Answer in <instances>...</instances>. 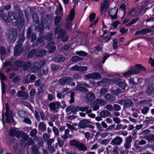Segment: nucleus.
<instances>
[{
	"mask_svg": "<svg viewBox=\"0 0 154 154\" xmlns=\"http://www.w3.org/2000/svg\"><path fill=\"white\" fill-rule=\"evenodd\" d=\"M33 22L35 27L38 29V30L40 32H42V30L44 28H46L48 27V24L47 21L44 18L41 19V23L38 24V19L37 15L36 14L33 15L32 16Z\"/></svg>",
	"mask_w": 154,
	"mask_h": 154,
	"instance_id": "1",
	"label": "nucleus"
},
{
	"mask_svg": "<svg viewBox=\"0 0 154 154\" xmlns=\"http://www.w3.org/2000/svg\"><path fill=\"white\" fill-rule=\"evenodd\" d=\"M75 11L74 9H72L70 11L68 17L67 18L65 24L66 27L68 29H70L72 25V21L75 16Z\"/></svg>",
	"mask_w": 154,
	"mask_h": 154,
	"instance_id": "2",
	"label": "nucleus"
},
{
	"mask_svg": "<svg viewBox=\"0 0 154 154\" xmlns=\"http://www.w3.org/2000/svg\"><path fill=\"white\" fill-rule=\"evenodd\" d=\"M46 51L44 50H32L28 54V57H31L34 55L35 57H42L45 55Z\"/></svg>",
	"mask_w": 154,
	"mask_h": 154,
	"instance_id": "3",
	"label": "nucleus"
},
{
	"mask_svg": "<svg viewBox=\"0 0 154 154\" xmlns=\"http://www.w3.org/2000/svg\"><path fill=\"white\" fill-rule=\"evenodd\" d=\"M5 107L6 112L5 114L6 118L5 122L7 123H10L11 122H13L14 120L13 119V116L11 111L9 109L8 104L7 103L5 104Z\"/></svg>",
	"mask_w": 154,
	"mask_h": 154,
	"instance_id": "4",
	"label": "nucleus"
},
{
	"mask_svg": "<svg viewBox=\"0 0 154 154\" xmlns=\"http://www.w3.org/2000/svg\"><path fill=\"white\" fill-rule=\"evenodd\" d=\"M73 79L69 77H63L59 80V83L62 85H68L72 86L75 85L74 82H73Z\"/></svg>",
	"mask_w": 154,
	"mask_h": 154,
	"instance_id": "5",
	"label": "nucleus"
},
{
	"mask_svg": "<svg viewBox=\"0 0 154 154\" xmlns=\"http://www.w3.org/2000/svg\"><path fill=\"white\" fill-rule=\"evenodd\" d=\"M135 67H136L132 68L130 69L132 74L138 73L141 70H145V68L140 64L136 65Z\"/></svg>",
	"mask_w": 154,
	"mask_h": 154,
	"instance_id": "6",
	"label": "nucleus"
},
{
	"mask_svg": "<svg viewBox=\"0 0 154 154\" xmlns=\"http://www.w3.org/2000/svg\"><path fill=\"white\" fill-rule=\"evenodd\" d=\"M109 2L107 0H104L103 3L101 4L100 9V14H104L108 8Z\"/></svg>",
	"mask_w": 154,
	"mask_h": 154,
	"instance_id": "7",
	"label": "nucleus"
},
{
	"mask_svg": "<svg viewBox=\"0 0 154 154\" xmlns=\"http://www.w3.org/2000/svg\"><path fill=\"white\" fill-rule=\"evenodd\" d=\"M49 107L50 110L52 111H54L57 109H59L61 107L60 103L57 101L50 103L49 104Z\"/></svg>",
	"mask_w": 154,
	"mask_h": 154,
	"instance_id": "8",
	"label": "nucleus"
},
{
	"mask_svg": "<svg viewBox=\"0 0 154 154\" xmlns=\"http://www.w3.org/2000/svg\"><path fill=\"white\" fill-rule=\"evenodd\" d=\"M120 80L119 79H115L113 80V82H114L116 85H117L121 87L122 89H125L127 86V84L125 82H120Z\"/></svg>",
	"mask_w": 154,
	"mask_h": 154,
	"instance_id": "9",
	"label": "nucleus"
},
{
	"mask_svg": "<svg viewBox=\"0 0 154 154\" xmlns=\"http://www.w3.org/2000/svg\"><path fill=\"white\" fill-rule=\"evenodd\" d=\"M70 69L72 70L84 71L87 70V67L85 66H80L76 65L70 67Z\"/></svg>",
	"mask_w": 154,
	"mask_h": 154,
	"instance_id": "10",
	"label": "nucleus"
},
{
	"mask_svg": "<svg viewBox=\"0 0 154 154\" xmlns=\"http://www.w3.org/2000/svg\"><path fill=\"white\" fill-rule=\"evenodd\" d=\"M118 9L116 8L111 9L109 12V15L112 19H115L116 18V14Z\"/></svg>",
	"mask_w": 154,
	"mask_h": 154,
	"instance_id": "11",
	"label": "nucleus"
},
{
	"mask_svg": "<svg viewBox=\"0 0 154 154\" xmlns=\"http://www.w3.org/2000/svg\"><path fill=\"white\" fill-rule=\"evenodd\" d=\"M8 16L10 18V21H12V23L15 24H17L18 23L17 17L15 14H14L13 13L11 12L9 13Z\"/></svg>",
	"mask_w": 154,
	"mask_h": 154,
	"instance_id": "12",
	"label": "nucleus"
},
{
	"mask_svg": "<svg viewBox=\"0 0 154 154\" xmlns=\"http://www.w3.org/2000/svg\"><path fill=\"white\" fill-rule=\"evenodd\" d=\"M59 38H61L62 42H66L68 40V37L66 35H65V33L64 32H63L62 30H60Z\"/></svg>",
	"mask_w": 154,
	"mask_h": 154,
	"instance_id": "13",
	"label": "nucleus"
},
{
	"mask_svg": "<svg viewBox=\"0 0 154 154\" xmlns=\"http://www.w3.org/2000/svg\"><path fill=\"white\" fill-rule=\"evenodd\" d=\"M101 75L98 73L95 72L86 75L85 77L87 78L97 79L100 78Z\"/></svg>",
	"mask_w": 154,
	"mask_h": 154,
	"instance_id": "14",
	"label": "nucleus"
},
{
	"mask_svg": "<svg viewBox=\"0 0 154 154\" xmlns=\"http://www.w3.org/2000/svg\"><path fill=\"white\" fill-rule=\"evenodd\" d=\"M22 48L20 45H17L14 48V55L16 56L19 55L22 52Z\"/></svg>",
	"mask_w": 154,
	"mask_h": 154,
	"instance_id": "15",
	"label": "nucleus"
},
{
	"mask_svg": "<svg viewBox=\"0 0 154 154\" xmlns=\"http://www.w3.org/2000/svg\"><path fill=\"white\" fill-rule=\"evenodd\" d=\"M47 48L49 52L52 53L54 52L56 49L54 43L51 42L49 43L47 47Z\"/></svg>",
	"mask_w": 154,
	"mask_h": 154,
	"instance_id": "16",
	"label": "nucleus"
},
{
	"mask_svg": "<svg viewBox=\"0 0 154 154\" xmlns=\"http://www.w3.org/2000/svg\"><path fill=\"white\" fill-rule=\"evenodd\" d=\"M10 49L9 48L7 49V51L5 50V48L1 46L0 48V53L1 55L7 56L9 54Z\"/></svg>",
	"mask_w": 154,
	"mask_h": 154,
	"instance_id": "17",
	"label": "nucleus"
},
{
	"mask_svg": "<svg viewBox=\"0 0 154 154\" xmlns=\"http://www.w3.org/2000/svg\"><path fill=\"white\" fill-rule=\"evenodd\" d=\"M122 142V138L119 137H117L112 140L111 143L112 144L119 145Z\"/></svg>",
	"mask_w": 154,
	"mask_h": 154,
	"instance_id": "18",
	"label": "nucleus"
},
{
	"mask_svg": "<svg viewBox=\"0 0 154 154\" xmlns=\"http://www.w3.org/2000/svg\"><path fill=\"white\" fill-rule=\"evenodd\" d=\"M17 33L16 32H12L8 37V41L11 42H14L16 38Z\"/></svg>",
	"mask_w": 154,
	"mask_h": 154,
	"instance_id": "19",
	"label": "nucleus"
},
{
	"mask_svg": "<svg viewBox=\"0 0 154 154\" xmlns=\"http://www.w3.org/2000/svg\"><path fill=\"white\" fill-rule=\"evenodd\" d=\"M31 32L32 30L30 28H29L27 32V37L28 38L31 37L32 38L31 41L33 42L36 39V35L34 34H32L31 35Z\"/></svg>",
	"mask_w": 154,
	"mask_h": 154,
	"instance_id": "20",
	"label": "nucleus"
},
{
	"mask_svg": "<svg viewBox=\"0 0 154 154\" xmlns=\"http://www.w3.org/2000/svg\"><path fill=\"white\" fill-rule=\"evenodd\" d=\"M17 95L19 97H23L25 99H26L28 97V94L26 92L21 91H19L17 92Z\"/></svg>",
	"mask_w": 154,
	"mask_h": 154,
	"instance_id": "21",
	"label": "nucleus"
},
{
	"mask_svg": "<svg viewBox=\"0 0 154 154\" xmlns=\"http://www.w3.org/2000/svg\"><path fill=\"white\" fill-rule=\"evenodd\" d=\"M38 129L41 131L44 132L46 130V127L45 124L43 122H40L38 126Z\"/></svg>",
	"mask_w": 154,
	"mask_h": 154,
	"instance_id": "22",
	"label": "nucleus"
},
{
	"mask_svg": "<svg viewBox=\"0 0 154 154\" xmlns=\"http://www.w3.org/2000/svg\"><path fill=\"white\" fill-rule=\"evenodd\" d=\"M76 147L79 150L82 151H85L87 150V148L83 143H80V142L79 143Z\"/></svg>",
	"mask_w": 154,
	"mask_h": 154,
	"instance_id": "23",
	"label": "nucleus"
},
{
	"mask_svg": "<svg viewBox=\"0 0 154 154\" xmlns=\"http://www.w3.org/2000/svg\"><path fill=\"white\" fill-rule=\"evenodd\" d=\"M100 115L101 117L105 118L110 115V112L106 110H103L100 113Z\"/></svg>",
	"mask_w": 154,
	"mask_h": 154,
	"instance_id": "24",
	"label": "nucleus"
},
{
	"mask_svg": "<svg viewBox=\"0 0 154 154\" xmlns=\"http://www.w3.org/2000/svg\"><path fill=\"white\" fill-rule=\"evenodd\" d=\"M146 92L148 94H154V87L153 85H151L148 87Z\"/></svg>",
	"mask_w": 154,
	"mask_h": 154,
	"instance_id": "25",
	"label": "nucleus"
},
{
	"mask_svg": "<svg viewBox=\"0 0 154 154\" xmlns=\"http://www.w3.org/2000/svg\"><path fill=\"white\" fill-rule=\"evenodd\" d=\"M95 98L94 94L91 92H89L87 95V98L90 101L94 100Z\"/></svg>",
	"mask_w": 154,
	"mask_h": 154,
	"instance_id": "26",
	"label": "nucleus"
},
{
	"mask_svg": "<svg viewBox=\"0 0 154 154\" xmlns=\"http://www.w3.org/2000/svg\"><path fill=\"white\" fill-rule=\"evenodd\" d=\"M105 98L106 100L110 101H112L115 100L116 98L109 94H107L105 96Z\"/></svg>",
	"mask_w": 154,
	"mask_h": 154,
	"instance_id": "27",
	"label": "nucleus"
},
{
	"mask_svg": "<svg viewBox=\"0 0 154 154\" xmlns=\"http://www.w3.org/2000/svg\"><path fill=\"white\" fill-rule=\"evenodd\" d=\"M145 138L149 141H154V134H149L145 137Z\"/></svg>",
	"mask_w": 154,
	"mask_h": 154,
	"instance_id": "28",
	"label": "nucleus"
},
{
	"mask_svg": "<svg viewBox=\"0 0 154 154\" xmlns=\"http://www.w3.org/2000/svg\"><path fill=\"white\" fill-rule=\"evenodd\" d=\"M95 103L98 104L101 106H103L106 104V102L103 100L101 99H97Z\"/></svg>",
	"mask_w": 154,
	"mask_h": 154,
	"instance_id": "29",
	"label": "nucleus"
},
{
	"mask_svg": "<svg viewBox=\"0 0 154 154\" xmlns=\"http://www.w3.org/2000/svg\"><path fill=\"white\" fill-rule=\"evenodd\" d=\"M76 90H79L80 91L84 92H86L88 91V90L87 89L84 88L81 85H78L76 88Z\"/></svg>",
	"mask_w": 154,
	"mask_h": 154,
	"instance_id": "30",
	"label": "nucleus"
},
{
	"mask_svg": "<svg viewBox=\"0 0 154 154\" xmlns=\"http://www.w3.org/2000/svg\"><path fill=\"white\" fill-rule=\"evenodd\" d=\"M82 58L77 56H73L71 59V60L74 62L76 63L82 60Z\"/></svg>",
	"mask_w": 154,
	"mask_h": 154,
	"instance_id": "31",
	"label": "nucleus"
},
{
	"mask_svg": "<svg viewBox=\"0 0 154 154\" xmlns=\"http://www.w3.org/2000/svg\"><path fill=\"white\" fill-rule=\"evenodd\" d=\"M74 94L75 93H74L72 92L71 91H69L67 92V94H70V96L71 99L69 101V103H73L74 102Z\"/></svg>",
	"mask_w": 154,
	"mask_h": 154,
	"instance_id": "32",
	"label": "nucleus"
},
{
	"mask_svg": "<svg viewBox=\"0 0 154 154\" xmlns=\"http://www.w3.org/2000/svg\"><path fill=\"white\" fill-rule=\"evenodd\" d=\"M32 154H39L37 146H34L32 148Z\"/></svg>",
	"mask_w": 154,
	"mask_h": 154,
	"instance_id": "33",
	"label": "nucleus"
},
{
	"mask_svg": "<svg viewBox=\"0 0 154 154\" xmlns=\"http://www.w3.org/2000/svg\"><path fill=\"white\" fill-rule=\"evenodd\" d=\"M70 145L71 146H73L77 147V146L79 143V142L75 140H71L69 141Z\"/></svg>",
	"mask_w": 154,
	"mask_h": 154,
	"instance_id": "34",
	"label": "nucleus"
},
{
	"mask_svg": "<svg viewBox=\"0 0 154 154\" xmlns=\"http://www.w3.org/2000/svg\"><path fill=\"white\" fill-rule=\"evenodd\" d=\"M75 53L79 56H85L87 55L86 53L83 51H76Z\"/></svg>",
	"mask_w": 154,
	"mask_h": 154,
	"instance_id": "35",
	"label": "nucleus"
},
{
	"mask_svg": "<svg viewBox=\"0 0 154 154\" xmlns=\"http://www.w3.org/2000/svg\"><path fill=\"white\" fill-rule=\"evenodd\" d=\"M18 115L21 117L26 116V114L25 111L23 110H20L18 112Z\"/></svg>",
	"mask_w": 154,
	"mask_h": 154,
	"instance_id": "36",
	"label": "nucleus"
},
{
	"mask_svg": "<svg viewBox=\"0 0 154 154\" xmlns=\"http://www.w3.org/2000/svg\"><path fill=\"white\" fill-rule=\"evenodd\" d=\"M1 17L5 22H9L10 21L9 17L8 18L7 16L5 14H3L1 15Z\"/></svg>",
	"mask_w": 154,
	"mask_h": 154,
	"instance_id": "37",
	"label": "nucleus"
},
{
	"mask_svg": "<svg viewBox=\"0 0 154 154\" xmlns=\"http://www.w3.org/2000/svg\"><path fill=\"white\" fill-rule=\"evenodd\" d=\"M152 31V30L149 28L143 29L141 30L142 34H146L148 32H150Z\"/></svg>",
	"mask_w": 154,
	"mask_h": 154,
	"instance_id": "38",
	"label": "nucleus"
},
{
	"mask_svg": "<svg viewBox=\"0 0 154 154\" xmlns=\"http://www.w3.org/2000/svg\"><path fill=\"white\" fill-rule=\"evenodd\" d=\"M135 9L134 8H131L128 12V16H133L135 13Z\"/></svg>",
	"mask_w": 154,
	"mask_h": 154,
	"instance_id": "39",
	"label": "nucleus"
},
{
	"mask_svg": "<svg viewBox=\"0 0 154 154\" xmlns=\"http://www.w3.org/2000/svg\"><path fill=\"white\" fill-rule=\"evenodd\" d=\"M21 137L23 140L26 141L28 140L29 138V136L23 132H22L21 133Z\"/></svg>",
	"mask_w": 154,
	"mask_h": 154,
	"instance_id": "40",
	"label": "nucleus"
},
{
	"mask_svg": "<svg viewBox=\"0 0 154 154\" xmlns=\"http://www.w3.org/2000/svg\"><path fill=\"white\" fill-rule=\"evenodd\" d=\"M118 43V41L116 39L113 40V47L114 49L117 48Z\"/></svg>",
	"mask_w": 154,
	"mask_h": 154,
	"instance_id": "41",
	"label": "nucleus"
},
{
	"mask_svg": "<svg viewBox=\"0 0 154 154\" xmlns=\"http://www.w3.org/2000/svg\"><path fill=\"white\" fill-rule=\"evenodd\" d=\"M61 17L60 16H56L55 19L54 23L56 25H57L61 20Z\"/></svg>",
	"mask_w": 154,
	"mask_h": 154,
	"instance_id": "42",
	"label": "nucleus"
},
{
	"mask_svg": "<svg viewBox=\"0 0 154 154\" xmlns=\"http://www.w3.org/2000/svg\"><path fill=\"white\" fill-rule=\"evenodd\" d=\"M52 35L51 33H49L46 36V38L44 39L48 41L51 40L52 39Z\"/></svg>",
	"mask_w": 154,
	"mask_h": 154,
	"instance_id": "43",
	"label": "nucleus"
},
{
	"mask_svg": "<svg viewBox=\"0 0 154 154\" xmlns=\"http://www.w3.org/2000/svg\"><path fill=\"white\" fill-rule=\"evenodd\" d=\"M111 92L112 94H114L117 95L121 93V90L120 89L118 88L115 90H113Z\"/></svg>",
	"mask_w": 154,
	"mask_h": 154,
	"instance_id": "44",
	"label": "nucleus"
},
{
	"mask_svg": "<svg viewBox=\"0 0 154 154\" xmlns=\"http://www.w3.org/2000/svg\"><path fill=\"white\" fill-rule=\"evenodd\" d=\"M131 73L132 72H131V70H128V71L124 73V76L125 77H128L129 76H130L131 74H132V73Z\"/></svg>",
	"mask_w": 154,
	"mask_h": 154,
	"instance_id": "45",
	"label": "nucleus"
},
{
	"mask_svg": "<svg viewBox=\"0 0 154 154\" xmlns=\"http://www.w3.org/2000/svg\"><path fill=\"white\" fill-rule=\"evenodd\" d=\"M132 101L130 100H125V105L126 106H129L131 105Z\"/></svg>",
	"mask_w": 154,
	"mask_h": 154,
	"instance_id": "46",
	"label": "nucleus"
},
{
	"mask_svg": "<svg viewBox=\"0 0 154 154\" xmlns=\"http://www.w3.org/2000/svg\"><path fill=\"white\" fill-rule=\"evenodd\" d=\"M42 137L44 140L45 141H47L50 137L49 135L46 133L43 134Z\"/></svg>",
	"mask_w": 154,
	"mask_h": 154,
	"instance_id": "47",
	"label": "nucleus"
},
{
	"mask_svg": "<svg viewBox=\"0 0 154 154\" xmlns=\"http://www.w3.org/2000/svg\"><path fill=\"white\" fill-rule=\"evenodd\" d=\"M95 14L94 13H93L91 14L89 16V20L91 22H92L94 19L95 17Z\"/></svg>",
	"mask_w": 154,
	"mask_h": 154,
	"instance_id": "48",
	"label": "nucleus"
},
{
	"mask_svg": "<svg viewBox=\"0 0 154 154\" xmlns=\"http://www.w3.org/2000/svg\"><path fill=\"white\" fill-rule=\"evenodd\" d=\"M24 122L26 124L30 125L32 124V122L30 119L28 118H25L23 120Z\"/></svg>",
	"mask_w": 154,
	"mask_h": 154,
	"instance_id": "49",
	"label": "nucleus"
},
{
	"mask_svg": "<svg viewBox=\"0 0 154 154\" xmlns=\"http://www.w3.org/2000/svg\"><path fill=\"white\" fill-rule=\"evenodd\" d=\"M37 133V130L35 129H34L30 132V135L32 137L34 136Z\"/></svg>",
	"mask_w": 154,
	"mask_h": 154,
	"instance_id": "50",
	"label": "nucleus"
},
{
	"mask_svg": "<svg viewBox=\"0 0 154 154\" xmlns=\"http://www.w3.org/2000/svg\"><path fill=\"white\" fill-rule=\"evenodd\" d=\"M31 63L29 62H27L26 63L23 67V69L24 70H27L31 66Z\"/></svg>",
	"mask_w": 154,
	"mask_h": 154,
	"instance_id": "51",
	"label": "nucleus"
},
{
	"mask_svg": "<svg viewBox=\"0 0 154 154\" xmlns=\"http://www.w3.org/2000/svg\"><path fill=\"white\" fill-rule=\"evenodd\" d=\"M74 107L73 106H69L66 109V111L67 112L71 111L72 112H74Z\"/></svg>",
	"mask_w": 154,
	"mask_h": 154,
	"instance_id": "52",
	"label": "nucleus"
},
{
	"mask_svg": "<svg viewBox=\"0 0 154 154\" xmlns=\"http://www.w3.org/2000/svg\"><path fill=\"white\" fill-rule=\"evenodd\" d=\"M125 7L126 4L125 3H123L120 5L119 7V8L121 9L122 10H123L124 11V13H125Z\"/></svg>",
	"mask_w": 154,
	"mask_h": 154,
	"instance_id": "53",
	"label": "nucleus"
},
{
	"mask_svg": "<svg viewBox=\"0 0 154 154\" xmlns=\"http://www.w3.org/2000/svg\"><path fill=\"white\" fill-rule=\"evenodd\" d=\"M95 124L97 126V128L100 131H102V127L100 124L98 122H96Z\"/></svg>",
	"mask_w": 154,
	"mask_h": 154,
	"instance_id": "54",
	"label": "nucleus"
},
{
	"mask_svg": "<svg viewBox=\"0 0 154 154\" xmlns=\"http://www.w3.org/2000/svg\"><path fill=\"white\" fill-rule=\"evenodd\" d=\"M69 130L68 129H66L65 131V134L63 136V138L66 139L68 137V135L69 134Z\"/></svg>",
	"mask_w": 154,
	"mask_h": 154,
	"instance_id": "55",
	"label": "nucleus"
},
{
	"mask_svg": "<svg viewBox=\"0 0 154 154\" xmlns=\"http://www.w3.org/2000/svg\"><path fill=\"white\" fill-rule=\"evenodd\" d=\"M52 129L55 135L58 136V131L57 128L55 127H53Z\"/></svg>",
	"mask_w": 154,
	"mask_h": 154,
	"instance_id": "56",
	"label": "nucleus"
},
{
	"mask_svg": "<svg viewBox=\"0 0 154 154\" xmlns=\"http://www.w3.org/2000/svg\"><path fill=\"white\" fill-rule=\"evenodd\" d=\"M54 138L48 139L47 140V143L48 145H50L54 141Z\"/></svg>",
	"mask_w": 154,
	"mask_h": 154,
	"instance_id": "57",
	"label": "nucleus"
},
{
	"mask_svg": "<svg viewBox=\"0 0 154 154\" xmlns=\"http://www.w3.org/2000/svg\"><path fill=\"white\" fill-rule=\"evenodd\" d=\"M16 130L15 129H10V134L11 136H14Z\"/></svg>",
	"mask_w": 154,
	"mask_h": 154,
	"instance_id": "58",
	"label": "nucleus"
},
{
	"mask_svg": "<svg viewBox=\"0 0 154 154\" xmlns=\"http://www.w3.org/2000/svg\"><path fill=\"white\" fill-rule=\"evenodd\" d=\"M57 141L60 146H63V142L61 139H60L59 137L57 138Z\"/></svg>",
	"mask_w": 154,
	"mask_h": 154,
	"instance_id": "59",
	"label": "nucleus"
},
{
	"mask_svg": "<svg viewBox=\"0 0 154 154\" xmlns=\"http://www.w3.org/2000/svg\"><path fill=\"white\" fill-rule=\"evenodd\" d=\"M91 123V122L88 120L86 119H83L81 122V124H83L84 125H85L86 124H88Z\"/></svg>",
	"mask_w": 154,
	"mask_h": 154,
	"instance_id": "60",
	"label": "nucleus"
},
{
	"mask_svg": "<svg viewBox=\"0 0 154 154\" xmlns=\"http://www.w3.org/2000/svg\"><path fill=\"white\" fill-rule=\"evenodd\" d=\"M139 19L138 18H136L133 19L131 21L128 23L129 25H132L133 24L135 23Z\"/></svg>",
	"mask_w": 154,
	"mask_h": 154,
	"instance_id": "61",
	"label": "nucleus"
},
{
	"mask_svg": "<svg viewBox=\"0 0 154 154\" xmlns=\"http://www.w3.org/2000/svg\"><path fill=\"white\" fill-rule=\"evenodd\" d=\"M88 108L89 107L87 106H82L80 107V111L82 112H84L88 110Z\"/></svg>",
	"mask_w": 154,
	"mask_h": 154,
	"instance_id": "62",
	"label": "nucleus"
},
{
	"mask_svg": "<svg viewBox=\"0 0 154 154\" xmlns=\"http://www.w3.org/2000/svg\"><path fill=\"white\" fill-rule=\"evenodd\" d=\"M57 97L59 99H62L64 98V95L60 93H57Z\"/></svg>",
	"mask_w": 154,
	"mask_h": 154,
	"instance_id": "63",
	"label": "nucleus"
},
{
	"mask_svg": "<svg viewBox=\"0 0 154 154\" xmlns=\"http://www.w3.org/2000/svg\"><path fill=\"white\" fill-rule=\"evenodd\" d=\"M124 146L126 149H128L130 147V143L125 142L124 144Z\"/></svg>",
	"mask_w": 154,
	"mask_h": 154,
	"instance_id": "64",
	"label": "nucleus"
}]
</instances>
